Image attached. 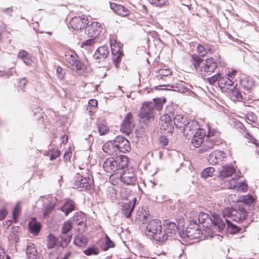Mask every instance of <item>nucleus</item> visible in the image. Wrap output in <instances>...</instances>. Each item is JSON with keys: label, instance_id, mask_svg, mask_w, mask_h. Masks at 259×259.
I'll return each mask as SVG.
<instances>
[{"label": "nucleus", "instance_id": "nucleus-1", "mask_svg": "<svg viewBox=\"0 0 259 259\" xmlns=\"http://www.w3.org/2000/svg\"><path fill=\"white\" fill-rule=\"evenodd\" d=\"M128 158L126 156L121 155L115 159L112 157L108 158L103 163V167L104 170L112 174L117 170H121L127 166Z\"/></svg>", "mask_w": 259, "mask_h": 259}, {"label": "nucleus", "instance_id": "nucleus-2", "mask_svg": "<svg viewBox=\"0 0 259 259\" xmlns=\"http://www.w3.org/2000/svg\"><path fill=\"white\" fill-rule=\"evenodd\" d=\"M162 227L161 222L159 219H153L149 221L145 229V234L147 236L151 237L155 240L160 242H163L165 234L162 233Z\"/></svg>", "mask_w": 259, "mask_h": 259}, {"label": "nucleus", "instance_id": "nucleus-3", "mask_svg": "<svg viewBox=\"0 0 259 259\" xmlns=\"http://www.w3.org/2000/svg\"><path fill=\"white\" fill-rule=\"evenodd\" d=\"M93 184V179L89 169H86L81 174L77 173L75 176L74 188L79 191L90 190Z\"/></svg>", "mask_w": 259, "mask_h": 259}, {"label": "nucleus", "instance_id": "nucleus-4", "mask_svg": "<svg viewBox=\"0 0 259 259\" xmlns=\"http://www.w3.org/2000/svg\"><path fill=\"white\" fill-rule=\"evenodd\" d=\"M109 41L112 53V59L116 68H118L119 64L123 56L122 45L118 41L117 36L115 35L110 36Z\"/></svg>", "mask_w": 259, "mask_h": 259}, {"label": "nucleus", "instance_id": "nucleus-5", "mask_svg": "<svg viewBox=\"0 0 259 259\" xmlns=\"http://www.w3.org/2000/svg\"><path fill=\"white\" fill-rule=\"evenodd\" d=\"M154 110L152 102H145L140 109L139 117L141 122L147 124L154 120Z\"/></svg>", "mask_w": 259, "mask_h": 259}, {"label": "nucleus", "instance_id": "nucleus-6", "mask_svg": "<svg viewBox=\"0 0 259 259\" xmlns=\"http://www.w3.org/2000/svg\"><path fill=\"white\" fill-rule=\"evenodd\" d=\"M224 218H230L233 221L237 222H242L247 217V211L243 207H239L238 209L227 207L222 211Z\"/></svg>", "mask_w": 259, "mask_h": 259}, {"label": "nucleus", "instance_id": "nucleus-7", "mask_svg": "<svg viewBox=\"0 0 259 259\" xmlns=\"http://www.w3.org/2000/svg\"><path fill=\"white\" fill-rule=\"evenodd\" d=\"M218 60H215L212 57L206 58L200 67L199 72L203 78L210 76L213 73L218 67Z\"/></svg>", "mask_w": 259, "mask_h": 259}, {"label": "nucleus", "instance_id": "nucleus-8", "mask_svg": "<svg viewBox=\"0 0 259 259\" xmlns=\"http://www.w3.org/2000/svg\"><path fill=\"white\" fill-rule=\"evenodd\" d=\"M89 23V18L85 15L74 16L69 21L70 27L75 30H83L87 27Z\"/></svg>", "mask_w": 259, "mask_h": 259}, {"label": "nucleus", "instance_id": "nucleus-9", "mask_svg": "<svg viewBox=\"0 0 259 259\" xmlns=\"http://www.w3.org/2000/svg\"><path fill=\"white\" fill-rule=\"evenodd\" d=\"M159 124L160 130L165 134L173 132L172 120L168 114L165 113L160 117Z\"/></svg>", "mask_w": 259, "mask_h": 259}, {"label": "nucleus", "instance_id": "nucleus-10", "mask_svg": "<svg viewBox=\"0 0 259 259\" xmlns=\"http://www.w3.org/2000/svg\"><path fill=\"white\" fill-rule=\"evenodd\" d=\"M120 181L127 185H135L137 182V178L133 169H127L120 175Z\"/></svg>", "mask_w": 259, "mask_h": 259}, {"label": "nucleus", "instance_id": "nucleus-11", "mask_svg": "<svg viewBox=\"0 0 259 259\" xmlns=\"http://www.w3.org/2000/svg\"><path fill=\"white\" fill-rule=\"evenodd\" d=\"M133 121V118L132 113H127L121 124L120 131L126 135H129L132 133L134 128V125L132 124Z\"/></svg>", "mask_w": 259, "mask_h": 259}, {"label": "nucleus", "instance_id": "nucleus-12", "mask_svg": "<svg viewBox=\"0 0 259 259\" xmlns=\"http://www.w3.org/2000/svg\"><path fill=\"white\" fill-rule=\"evenodd\" d=\"M103 29L102 24L93 21L88 26L87 34L90 37L96 38L101 33Z\"/></svg>", "mask_w": 259, "mask_h": 259}, {"label": "nucleus", "instance_id": "nucleus-13", "mask_svg": "<svg viewBox=\"0 0 259 259\" xmlns=\"http://www.w3.org/2000/svg\"><path fill=\"white\" fill-rule=\"evenodd\" d=\"M77 55L74 52H67L65 54V59L71 67L77 70H81L83 64L77 59Z\"/></svg>", "mask_w": 259, "mask_h": 259}, {"label": "nucleus", "instance_id": "nucleus-14", "mask_svg": "<svg viewBox=\"0 0 259 259\" xmlns=\"http://www.w3.org/2000/svg\"><path fill=\"white\" fill-rule=\"evenodd\" d=\"M114 140L119 153H126L131 150L130 143L126 138L122 136H117Z\"/></svg>", "mask_w": 259, "mask_h": 259}, {"label": "nucleus", "instance_id": "nucleus-15", "mask_svg": "<svg viewBox=\"0 0 259 259\" xmlns=\"http://www.w3.org/2000/svg\"><path fill=\"white\" fill-rule=\"evenodd\" d=\"M206 136L205 130L202 128L197 129L191 140V143L195 147H199L204 141Z\"/></svg>", "mask_w": 259, "mask_h": 259}, {"label": "nucleus", "instance_id": "nucleus-16", "mask_svg": "<svg viewBox=\"0 0 259 259\" xmlns=\"http://www.w3.org/2000/svg\"><path fill=\"white\" fill-rule=\"evenodd\" d=\"M110 8L116 14L122 17H127L131 13L127 8L115 3L110 2Z\"/></svg>", "mask_w": 259, "mask_h": 259}, {"label": "nucleus", "instance_id": "nucleus-17", "mask_svg": "<svg viewBox=\"0 0 259 259\" xmlns=\"http://www.w3.org/2000/svg\"><path fill=\"white\" fill-rule=\"evenodd\" d=\"M136 198H134L133 202L127 200L126 202H123L121 204V211L122 214L126 218H130L131 213L134 209L135 204L136 202Z\"/></svg>", "mask_w": 259, "mask_h": 259}, {"label": "nucleus", "instance_id": "nucleus-18", "mask_svg": "<svg viewBox=\"0 0 259 259\" xmlns=\"http://www.w3.org/2000/svg\"><path fill=\"white\" fill-rule=\"evenodd\" d=\"M164 229L162 230V233L165 234L163 242H165L168 239V237L175 234L178 230V227L177 225L173 222H169L164 225Z\"/></svg>", "mask_w": 259, "mask_h": 259}, {"label": "nucleus", "instance_id": "nucleus-19", "mask_svg": "<svg viewBox=\"0 0 259 259\" xmlns=\"http://www.w3.org/2000/svg\"><path fill=\"white\" fill-rule=\"evenodd\" d=\"M116 146L115 140L109 141L103 145L102 149L104 152L110 155H117L119 152Z\"/></svg>", "mask_w": 259, "mask_h": 259}, {"label": "nucleus", "instance_id": "nucleus-20", "mask_svg": "<svg viewBox=\"0 0 259 259\" xmlns=\"http://www.w3.org/2000/svg\"><path fill=\"white\" fill-rule=\"evenodd\" d=\"M226 153L223 151H218L211 153L208 157V160L212 165L217 164L220 161H223L226 158Z\"/></svg>", "mask_w": 259, "mask_h": 259}, {"label": "nucleus", "instance_id": "nucleus-21", "mask_svg": "<svg viewBox=\"0 0 259 259\" xmlns=\"http://www.w3.org/2000/svg\"><path fill=\"white\" fill-rule=\"evenodd\" d=\"M150 212L147 207H139L136 214L135 220L138 222L144 223L148 219Z\"/></svg>", "mask_w": 259, "mask_h": 259}, {"label": "nucleus", "instance_id": "nucleus-22", "mask_svg": "<svg viewBox=\"0 0 259 259\" xmlns=\"http://www.w3.org/2000/svg\"><path fill=\"white\" fill-rule=\"evenodd\" d=\"M198 53L202 57L213 54L215 49L213 46L206 44H199L197 47Z\"/></svg>", "mask_w": 259, "mask_h": 259}, {"label": "nucleus", "instance_id": "nucleus-23", "mask_svg": "<svg viewBox=\"0 0 259 259\" xmlns=\"http://www.w3.org/2000/svg\"><path fill=\"white\" fill-rule=\"evenodd\" d=\"M109 52L108 48L106 46H103L99 47L96 50L94 57L99 62L102 60H104L109 55Z\"/></svg>", "mask_w": 259, "mask_h": 259}, {"label": "nucleus", "instance_id": "nucleus-24", "mask_svg": "<svg viewBox=\"0 0 259 259\" xmlns=\"http://www.w3.org/2000/svg\"><path fill=\"white\" fill-rule=\"evenodd\" d=\"M235 172V169L233 165L226 164L219 170V176L220 178L224 179L232 176Z\"/></svg>", "mask_w": 259, "mask_h": 259}, {"label": "nucleus", "instance_id": "nucleus-25", "mask_svg": "<svg viewBox=\"0 0 259 259\" xmlns=\"http://www.w3.org/2000/svg\"><path fill=\"white\" fill-rule=\"evenodd\" d=\"M197 122L194 121L187 122L186 124L182 128L184 136L187 137L191 136L197 129Z\"/></svg>", "mask_w": 259, "mask_h": 259}, {"label": "nucleus", "instance_id": "nucleus-26", "mask_svg": "<svg viewBox=\"0 0 259 259\" xmlns=\"http://www.w3.org/2000/svg\"><path fill=\"white\" fill-rule=\"evenodd\" d=\"M198 223L205 228L210 227L212 225L211 218L207 213L201 212L198 215Z\"/></svg>", "mask_w": 259, "mask_h": 259}, {"label": "nucleus", "instance_id": "nucleus-27", "mask_svg": "<svg viewBox=\"0 0 259 259\" xmlns=\"http://www.w3.org/2000/svg\"><path fill=\"white\" fill-rule=\"evenodd\" d=\"M96 128L100 136L107 135L109 132V127L105 120H98L96 123Z\"/></svg>", "mask_w": 259, "mask_h": 259}, {"label": "nucleus", "instance_id": "nucleus-28", "mask_svg": "<svg viewBox=\"0 0 259 259\" xmlns=\"http://www.w3.org/2000/svg\"><path fill=\"white\" fill-rule=\"evenodd\" d=\"M75 204L74 202L71 199H68L61 207V210L65 213V215H68L69 213L75 209Z\"/></svg>", "mask_w": 259, "mask_h": 259}, {"label": "nucleus", "instance_id": "nucleus-29", "mask_svg": "<svg viewBox=\"0 0 259 259\" xmlns=\"http://www.w3.org/2000/svg\"><path fill=\"white\" fill-rule=\"evenodd\" d=\"M240 84L243 90L248 92H251L255 87L254 82L251 79L244 78L240 81Z\"/></svg>", "mask_w": 259, "mask_h": 259}, {"label": "nucleus", "instance_id": "nucleus-30", "mask_svg": "<svg viewBox=\"0 0 259 259\" xmlns=\"http://www.w3.org/2000/svg\"><path fill=\"white\" fill-rule=\"evenodd\" d=\"M18 58L23 60L24 63L27 65H30L32 62L31 56L25 50H21L17 55Z\"/></svg>", "mask_w": 259, "mask_h": 259}, {"label": "nucleus", "instance_id": "nucleus-31", "mask_svg": "<svg viewBox=\"0 0 259 259\" xmlns=\"http://www.w3.org/2000/svg\"><path fill=\"white\" fill-rule=\"evenodd\" d=\"M89 241L88 238L82 235L78 234L76 235L73 240L74 244L78 247L85 246Z\"/></svg>", "mask_w": 259, "mask_h": 259}, {"label": "nucleus", "instance_id": "nucleus-32", "mask_svg": "<svg viewBox=\"0 0 259 259\" xmlns=\"http://www.w3.org/2000/svg\"><path fill=\"white\" fill-rule=\"evenodd\" d=\"M29 226L31 233L34 235L38 234L40 230V224L39 223L37 222L34 218L29 222Z\"/></svg>", "mask_w": 259, "mask_h": 259}, {"label": "nucleus", "instance_id": "nucleus-33", "mask_svg": "<svg viewBox=\"0 0 259 259\" xmlns=\"http://www.w3.org/2000/svg\"><path fill=\"white\" fill-rule=\"evenodd\" d=\"M153 109L160 111L163 108V106L166 102L164 97L162 98H155L153 100Z\"/></svg>", "mask_w": 259, "mask_h": 259}, {"label": "nucleus", "instance_id": "nucleus-34", "mask_svg": "<svg viewBox=\"0 0 259 259\" xmlns=\"http://www.w3.org/2000/svg\"><path fill=\"white\" fill-rule=\"evenodd\" d=\"M203 60L201 57L196 54L191 55L190 62L195 69H197L200 67Z\"/></svg>", "mask_w": 259, "mask_h": 259}, {"label": "nucleus", "instance_id": "nucleus-35", "mask_svg": "<svg viewBox=\"0 0 259 259\" xmlns=\"http://www.w3.org/2000/svg\"><path fill=\"white\" fill-rule=\"evenodd\" d=\"M234 84V81L232 79L228 77L227 76L221 77L219 80V87L221 89H225L228 86H232Z\"/></svg>", "mask_w": 259, "mask_h": 259}, {"label": "nucleus", "instance_id": "nucleus-36", "mask_svg": "<svg viewBox=\"0 0 259 259\" xmlns=\"http://www.w3.org/2000/svg\"><path fill=\"white\" fill-rule=\"evenodd\" d=\"M175 126L179 128H182L186 124V119L182 115H176L174 118Z\"/></svg>", "mask_w": 259, "mask_h": 259}, {"label": "nucleus", "instance_id": "nucleus-37", "mask_svg": "<svg viewBox=\"0 0 259 259\" xmlns=\"http://www.w3.org/2000/svg\"><path fill=\"white\" fill-rule=\"evenodd\" d=\"M214 146V144L206 138V139L202 147L199 150V153H203L208 152L209 150L212 149Z\"/></svg>", "mask_w": 259, "mask_h": 259}, {"label": "nucleus", "instance_id": "nucleus-38", "mask_svg": "<svg viewBox=\"0 0 259 259\" xmlns=\"http://www.w3.org/2000/svg\"><path fill=\"white\" fill-rule=\"evenodd\" d=\"M187 236L191 239H196L200 237L201 234L200 230L195 229L192 228L188 229L186 231Z\"/></svg>", "mask_w": 259, "mask_h": 259}, {"label": "nucleus", "instance_id": "nucleus-39", "mask_svg": "<svg viewBox=\"0 0 259 259\" xmlns=\"http://www.w3.org/2000/svg\"><path fill=\"white\" fill-rule=\"evenodd\" d=\"M231 98L235 101H243V98L240 91L236 88L234 87L231 91Z\"/></svg>", "mask_w": 259, "mask_h": 259}, {"label": "nucleus", "instance_id": "nucleus-40", "mask_svg": "<svg viewBox=\"0 0 259 259\" xmlns=\"http://www.w3.org/2000/svg\"><path fill=\"white\" fill-rule=\"evenodd\" d=\"M21 203L19 202H18L16 204V205L13 209V212H12L13 218L15 223H16L17 222V219L21 213Z\"/></svg>", "mask_w": 259, "mask_h": 259}, {"label": "nucleus", "instance_id": "nucleus-41", "mask_svg": "<svg viewBox=\"0 0 259 259\" xmlns=\"http://www.w3.org/2000/svg\"><path fill=\"white\" fill-rule=\"evenodd\" d=\"M83 253L88 256L98 255L99 253V248L95 245H92L86 250H84Z\"/></svg>", "mask_w": 259, "mask_h": 259}, {"label": "nucleus", "instance_id": "nucleus-42", "mask_svg": "<svg viewBox=\"0 0 259 259\" xmlns=\"http://www.w3.org/2000/svg\"><path fill=\"white\" fill-rule=\"evenodd\" d=\"M73 228L72 223L71 221L65 222L61 228V233L62 234H67Z\"/></svg>", "mask_w": 259, "mask_h": 259}, {"label": "nucleus", "instance_id": "nucleus-43", "mask_svg": "<svg viewBox=\"0 0 259 259\" xmlns=\"http://www.w3.org/2000/svg\"><path fill=\"white\" fill-rule=\"evenodd\" d=\"M47 247L49 249L55 247L57 244V238L52 234H50L47 237Z\"/></svg>", "mask_w": 259, "mask_h": 259}, {"label": "nucleus", "instance_id": "nucleus-44", "mask_svg": "<svg viewBox=\"0 0 259 259\" xmlns=\"http://www.w3.org/2000/svg\"><path fill=\"white\" fill-rule=\"evenodd\" d=\"M232 188L237 191L245 192L248 190L247 184L245 182H240L232 186Z\"/></svg>", "mask_w": 259, "mask_h": 259}, {"label": "nucleus", "instance_id": "nucleus-45", "mask_svg": "<svg viewBox=\"0 0 259 259\" xmlns=\"http://www.w3.org/2000/svg\"><path fill=\"white\" fill-rule=\"evenodd\" d=\"M212 225L218 226L219 228H222L224 226V224L222 220L220 218L218 215L213 214L211 218Z\"/></svg>", "mask_w": 259, "mask_h": 259}, {"label": "nucleus", "instance_id": "nucleus-46", "mask_svg": "<svg viewBox=\"0 0 259 259\" xmlns=\"http://www.w3.org/2000/svg\"><path fill=\"white\" fill-rule=\"evenodd\" d=\"M221 73L220 72L217 73L215 75L206 78L208 82L211 85L215 84L217 82L219 83L220 78H221Z\"/></svg>", "mask_w": 259, "mask_h": 259}, {"label": "nucleus", "instance_id": "nucleus-47", "mask_svg": "<svg viewBox=\"0 0 259 259\" xmlns=\"http://www.w3.org/2000/svg\"><path fill=\"white\" fill-rule=\"evenodd\" d=\"M226 221L227 223L228 231L231 234L237 233L240 231V228L232 224L230 221L227 219Z\"/></svg>", "mask_w": 259, "mask_h": 259}, {"label": "nucleus", "instance_id": "nucleus-48", "mask_svg": "<svg viewBox=\"0 0 259 259\" xmlns=\"http://www.w3.org/2000/svg\"><path fill=\"white\" fill-rule=\"evenodd\" d=\"M214 171L215 170L214 168L212 167H207L201 172V177L204 179H206L208 177H212Z\"/></svg>", "mask_w": 259, "mask_h": 259}, {"label": "nucleus", "instance_id": "nucleus-49", "mask_svg": "<svg viewBox=\"0 0 259 259\" xmlns=\"http://www.w3.org/2000/svg\"><path fill=\"white\" fill-rule=\"evenodd\" d=\"M26 253L28 254L31 255L32 256L36 255L37 254V251L33 243H30L28 244L26 248Z\"/></svg>", "mask_w": 259, "mask_h": 259}, {"label": "nucleus", "instance_id": "nucleus-50", "mask_svg": "<svg viewBox=\"0 0 259 259\" xmlns=\"http://www.w3.org/2000/svg\"><path fill=\"white\" fill-rule=\"evenodd\" d=\"M105 239V243L102 247L103 250L106 251L110 248L113 247L114 246V243L111 240L107 235L106 236Z\"/></svg>", "mask_w": 259, "mask_h": 259}, {"label": "nucleus", "instance_id": "nucleus-51", "mask_svg": "<svg viewBox=\"0 0 259 259\" xmlns=\"http://www.w3.org/2000/svg\"><path fill=\"white\" fill-rule=\"evenodd\" d=\"M156 72L159 74L158 76H168L172 74V71L169 68L166 67L161 68Z\"/></svg>", "mask_w": 259, "mask_h": 259}, {"label": "nucleus", "instance_id": "nucleus-52", "mask_svg": "<svg viewBox=\"0 0 259 259\" xmlns=\"http://www.w3.org/2000/svg\"><path fill=\"white\" fill-rule=\"evenodd\" d=\"M244 138L248 140V142L251 143L255 145L256 147L258 146V141L257 139L253 137L249 132H246Z\"/></svg>", "mask_w": 259, "mask_h": 259}, {"label": "nucleus", "instance_id": "nucleus-53", "mask_svg": "<svg viewBox=\"0 0 259 259\" xmlns=\"http://www.w3.org/2000/svg\"><path fill=\"white\" fill-rule=\"evenodd\" d=\"M207 138L209 139V141L211 142L214 146L219 145L222 144L223 142V140L220 137V134L219 135V136H214Z\"/></svg>", "mask_w": 259, "mask_h": 259}, {"label": "nucleus", "instance_id": "nucleus-54", "mask_svg": "<svg viewBox=\"0 0 259 259\" xmlns=\"http://www.w3.org/2000/svg\"><path fill=\"white\" fill-rule=\"evenodd\" d=\"M61 155V151L57 149H53L50 151V159L51 160L56 159Z\"/></svg>", "mask_w": 259, "mask_h": 259}, {"label": "nucleus", "instance_id": "nucleus-55", "mask_svg": "<svg viewBox=\"0 0 259 259\" xmlns=\"http://www.w3.org/2000/svg\"><path fill=\"white\" fill-rule=\"evenodd\" d=\"M198 215L197 211L195 210L191 211L190 213V223L197 224Z\"/></svg>", "mask_w": 259, "mask_h": 259}, {"label": "nucleus", "instance_id": "nucleus-56", "mask_svg": "<svg viewBox=\"0 0 259 259\" xmlns=\"http://www.w3.org/2000/svg\"><path fill=\"white\" fill-rule=\"evenodd\" d=\"M95 39L96 38L91 37V38L86 40L81 43V47L83 48L84 47L93 46L96 42Z\"/></svg>", "mask_w": 259, "mask_h": 259}, {"label": "nucleus", "instance_id": "nucleus-57", "mask_svg": "<svg viewBox=\"0 0 259 259\" xmlns=\"http://www.w3.org/2000/svg\"><path fill=\"white\" fill-rule=\"evenodd\" d=\"M119 176H119L117 174H112L109 177V181L113 185H116L120 180Z\"/></svg>", "mask_w": 259, "mask_h": 259}, {"label": "nucleus", "instance_id": "nucleus-58", "mask_svg": "<svg viewBox=\"0 0 259 259\" xmlns=\"http://www.w3.org/2000/svg\"><path fill=\"white\" fill-rule=\"evenodd\" d=\"M243 201L245 203L250 204L254 202L255 199L251 195H247L244 196Z\"/></svg>", "mask_w": 259, "mask_h": 259}, {"label": "nucleus", "instance_id": "nucleus-59", "mask_svg": "<svg viewBox=\"0 0 259 259\" xmlns=\"http://www.w3.org/2000/svg\"><path fill=\"white\" fill-rule=\"evenodd\" d=\"M54 204H50L48 205L45 208L44 215L45 217L47 216L54 209Z\"/></svg>", "mask_w": 259, "mask_h": 259}, {"label": "nucleus", "instance_id": "nucleus-60", "mask_svg": "<svg viewBox=\"0 0 259 259\" xmlns=\"http://www.w3.org/2000/svg\"><path fill=\"white\" fill-rule=\"evenodd\" d=\"M149 1L151 4L153 5H155L156 6L161 7L165 4L166 0H149Z\"/></svg>", "mask_w": 259, "mask_h": 259}, {"label": "nucleus", "instance_id": "nucleus-61", "mask_svg": "<svg viewBox=\"0 0 259 259\" xmlns=\"http://www.w3.org/2000/svg\"><path fill=\"white\" fill-rule=\"evenodd\" d=\"M220 134V133L219 132L213 129L211 130L210 127H209L206 138H209L210 137L214 136H219Z\"/></svg>", "mask_w": 259, "mask_h": 259}, {"label": "nucleus", "instance_id": "nucleus-62", "mask_svg": "<svg viewBox=\"0 0 259 259\" xmlns=\"http://www.w3.org/2000/svg\"><path fill=\"white\" fill-rule=\"evenodd\" d=\"M159 142L163 146H166L168 143V140L165 136H162L160 137Z\"/></svg>", "mask_w": 259, "mask_h": 259}, {"label": "nucleus", "instance_id": "nucleus-63", "mask_svg": "<svg viewBox=\"0 0 259 259\" xmlns=\"http://www.w3.org/2000/svg\"><path fill=\"white\" fill-rule=\"evenodd\" d=\"M27 83V80L25 78L20 79L19 82V85L20 88L24 91V89Z\"/></svg>", "mask_w": 259, "mask_h": 259}, {"label": "nucleus", "instance_id": "nucleus-64", "mask_svg": "<svg viewBox=\"0 0 259 259\" xmlns=\"http://www.w3.org/2000/svg\"><path fill=\"white\" fill-rule=\"evenodd\" d=\"M8 214V212L6 209H2L0 210V220H3Z\"/></svg>", "mask_w": 259, "mask_h": 259}]
</instances>
